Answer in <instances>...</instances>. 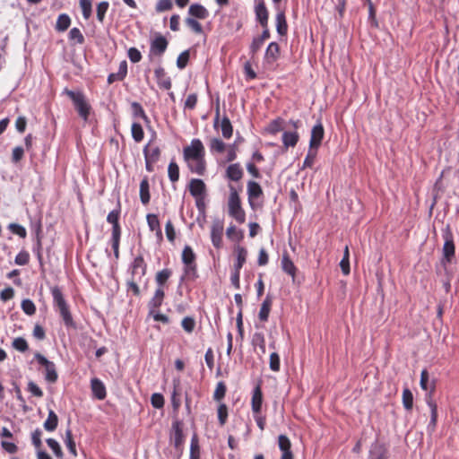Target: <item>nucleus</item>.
I'll return each mask as SVG.
<instances>
[{
    "label": "nucleus",
    "instance_id": "obj_1",
    "mask_svg": "<svg viewBox=\"0 0 459 459\" xmlns=\"http://www.w3.org/2000/svg\"><path fill=\"white\" fill-rule=\"evenodd\" d=\"M205 150L199 139H193L188 146L183 149V157L191 172L204 175L206 169Z\"/></svg>",
    "mask_w": 459,
    "mask_h": 459
},
{
    "label": "nucleus",
    "instance_id": "obj_2",
    "mask_svg": "<svg viewBox=\"0 0 459 459\" xmlns=\"http://www.w3.org/2000/svg\"><path fill=\"white\" fill-rule=\"evenodd\" d=\"M229 214L238 223H243L246 220V214L241 207L240 199L234 187H230V193L228 201Z\"/></svg>",
    "mask_w": 459,
    "mask_h": 459
},
{
    "label": "nucleus",
    "instance_id": "obj_3",
    "mask_svg": "<svg viewBox=\"0 0 459 459\" xmlns=\"http://www.w3.org/2000/svg\"><path fill=\"white\" fill-rule=\"evenodd\" d=\"M54 305L57 307L60 316H62L65 325L70 326L73 325V317L69 311L68 306L63 297L59 288L54 287L51 289Z\"/></svg>",
    "mask_w": 459,
    "mask_h": 459
},
{
    "label": "nucleus",
    "instance_id": "obj_4",
    "mask_svg": "<svg viewBox=\"0 0 459 459\" xmlns=\"http://www.w3.org/2000/svg\"><path fill=\"white\" fill-rule=\"evenodd\" d=\"M65 92L73 100L79 116L86 121L91 111V106L85 96L82 92H75L70 90H65Z\"/></svg>",
    "mask_w": 459,
    "mask_h": 459
},
{
    "label": "nucleus",
    "instance_id": "obj_5",
    "mask_svg": "<svg viewBox=\"0 0 459 459\" xmlns=\"http://www.w3.org/2000/svg\"><path fill=\"white\" fill-rule=\"evenodd\" d=\"M37 361L45 368V378L49 383H55L57 380L56 366L40 353L35 354Z\"/></svg>",
    "mask_w": 459,
    "mask_h": 459
},
{
    "label": "nucleus",
    "instance_id": "obj_6",
    "mask_svg": "<svg viewBox=\"0 0 459 459\" xmlns=\"http://www.w3.org/2000/svg\"><path fill=\"white\" fill-rule=\"evenodd\" d=\"M131 273L132 277H134L135 280H138V281H143L146 273V264L143 256L138 255L134 259L131 265Z\"/></svg>",
    "mask_w": 459,
    "mask_h": 459
},
{
    "label": "nucleus",
    "instance_id": "obj_7",
    "mask_svg": "<svg viewBox=\"0 0 459 459\" xmlns=\"http://www.w3.org/2000/svg\"><path fill=\"white\" fill-rule=\"evenodd\" d=\"M324 127L321 123L315 125L311 130V137L309 141L310 149H317L324 138Z\"/></svg>",
    "mask_w": 459,
    "mask_h": 459
},
{
    "label": "nucleus",
    "instance_id": "obj_8",
    "mask_svg": "<svg viewBox=\"0 0 459 459\" xmlns=\"http://www.w3.org/2000/svg\"><path fill=\"white\" fill-rule=\"evenodd\" d=\"M278 446L281 452V456L280 459H294L293 454L290 450L291 443L287 436L280 435L278 437Z\"/></svg>",
    "mask_w": 459,
    "mask_h": 459
},
{
    "label": "nucleus",
    "instance_id": "obj_9",
    "mask_svg": "<svg viewBox=\"0 0 459 459\" xmlns=\"http://www.w3.org/2000/svg\"><path fill=\"white\" fill-rule=\"evenodd\" d=\"M195 255L189 246H186L182 252V261L186 264V273H189L195 269Z\"/></svg>",
    "mask_w": 459,
    "mask_h": 459
},
{
    "label": "nucleus",
    "instance_id": "obj_10",
    "mask_svg": "<svg viewBox=\"0 0 459 459\" xmlns=\"http://www.w3.org/2000/svg\"><path fill=\"white\" fill-rule=\"evenodd\" d=\"M223 234V223L220 221H214L211 229V238L213 246L221 247Z\"/></svg>",
    "mask_w": 459,
    "mask_h": 459
},
{
    "label": "nucleus",
    "instance_id": "obj_11",
    "mask_svg": "<svg viewBox=\"0 0 459 459\" xmlns=\"http://www.w3.org/2000/svg\"><path fill=\"white\" fill-rule=\"evenodd\" d=\"M167 47V39L163 36L159 35L151 42L150 50L152 55L161 56L166 51Z\"/></svg>",
    "mask_w": 459,
    "mask_h": 459
},
{
    "label": "nucleus",
    "instance_id": "obj_12",
    "mask_svg": "<svg viewBox=\"0 0 459 459\" xmlns=\"http://www.w3.org/2000/svg\"><path fill=\"white\" fill-rule=\"evenodd\" d=\"M170 440L176 448H179L184 442L183 430L179 421H176L172 425Z\"/></svg>",
    "mask_w": 459,
    "mask_h": 459
},
{
    "label": "nucleus",
    "instance_id": "obj_13",
    "mask_svg": "<svg viewBox=\"0 0 459 459\" xmlns=\"http://www.w3.org/2000/svg\"><path fill=\"white\" fill-rule=\"evenodd\" d=\"M263 404V394L260 385H256L252 394L251 407L253 413H260Z\"/></svg>",
    "mask_w": 459,
    "mask_h": 459
},
{
    "label": "nucleus",
    "instance_id": "obj_14",
    "mask_svg": "<svg viewBox=\"0 0 459 459\" xmlns=\"http://www.w3.org/2000/svg\"><path fill=\"white\" fill-rule=\"evenodd\" d=\"M164 296V289L157 288L153 297L148 303L150 313H154L161 306Z\"/></svg>",
    "mask_w": 459,
    "mask_h": 459
},
{
    "label": "nucleus",
    "instance_id": "obj_15",
    "mask_svg": "<svg viewBox=\"0 0 459 459\" xmlns=\"http://www.w3.org/2000/svg\"><path fill=\"white\" fill-rule=\"evenodd\" d=\"M280 55V47L276 42H271L264 55V61L267 64L273 65L279 57Z\"/></svg>",
    "mask_w": 459,
    "mask_h": 459
},
{
    "label": "nucleus",
    "instance_id": "obj_16",
    "mask_svg": "<svg viewBox=\"0 0 459 459\" xmlns=\"http://www.w3.org/2000/svg\"><path fill=\"white\" fill-rule=\"evenodd\" d=\"M255 17L262 27H266L268 24L269 14L267 8L264 2H260L255 8Z\"/></svg>",
    "mask_w": 459,
    "mask_h": 459
},
{
    "label": "nucleus",
    "instance_id": "obj_17",
    "mask_svg": "<svg viewBox=\"0 0 459 459\" xmlns=\"http://www.w3.org/2000/svg\"><path fill=\"white\" fill-rule=\"evenodd\" d=\"M91 388L92 391L93 395L98 400H103L105 399L107 395L106 387L101 380L99 378H92L91 381Z\"/></svg>",
    "mask_w": 459,
    "mask_h": 459
},
{
    "label": "nucleus",
    "instance_id": "obj_18",
    "mask_svg": "<svg viewBox=\"0 0 459 459\" xmlns=\"http://www.w3.org/2000/svg\"><path fill=\"white\" fill-rule=\"evenodd\" d=\"M189 191L195 198L203 197L205 192V184L202 179L194 178L189 183Z\"/></svg>",
    "mask_w": 459,
    "mask_h": 459
},
{
    "label": "nucleus",
    "instance_id": "obj_19",
    "mask_svg": "<svg viewBox=\"0 0 459 459\" xmlns=\"http://www.w3.org/2000/svg\"><path fill=\"white\" fill-rule=\"evenodd\" d=\"M455 255V245L452 238L446 236L444 246H443V264L450 263L451 259Z\"/></svg>",
    "mask_w": 459,
    "mask_h": 459
},
{
    "label": "nucleus",
    "instance_id": "obj_20",
    "mask_svg": "<svg viewBox=\"0 0 459 459\" xmlns=\"http://www.w3.org/2000/svg\"><path fill=\"white\" fill-rule=\"evenodd\" d=\"M154 74L160 87L165 90H169L171 88L170 78L167 76L165 70L162 67L156 68Z\"/></svg>",
    "mask_w": 459,
    "mask_h": 459
},
{
    "label": "nucleus",
    "instance_id": "obj_21",
    "mask_svg": "<svg viewBox=\"0 0 459 459\" xmlns=\"http://www.w3.org/2000/svg\"><path fill=\"white\" fill-rule=\"evenodd\" d=\"M188 13L197 19L204 20L209 16L208 10L200 4H193L189 6Z\"/></svg>",
    "mask_w": 459,
    "mask_h": 459
},
{
    "label": "nucleus",
    "instance_id": "obj_22",
    "mask_svg": "<svg viewBox=\"0 0 459 459\" xmlns=\"http://www.w3.org/2000/svg\"><path fill=\"white\" fill-rule=\"evenodd\" d=\"M226 177L232 181H238L243 177V169L238 163L231 164L226 169Z\"/></svg>",
    "mask_w": 459,
    "mask_h": 459
},
{
    "label": "nucleus",
    "instance_id": "obj_23",
    "mask_svg": "<svg viewBox=\"0 0 459 459\" xmlns=\"http://www.w3.org/2000/svg\"><path fill=\"white\" fill-rule=\"evenodd\" d=\"M275 20H276V30H277L278 34H280L281 36L286 35L287 30H288V25H287L284 12L281 10L278 11Z\"/></svg>",
    "mask_w": 459,
    "mask_h": 459
},
{
    "label": "nucleus",
    "instance_id": "obj_24",
    "mask_svg": "<svg viewBox=\"0 0 459 459\" xmlns=\"http://www.w3.org/2000/svg\"><path fill=\"white\" fill-rule=\"evenodd\" d=\"M235 253L237 255V261L234 264L233 269L235 271H240L246 263L247 252L243 247L238 246L235 247Z\"/></svg>",
    "mask_w": 459,
    "mask_h": 459
},
{
    "label": "nucleus",
    "instance_id": "obj_25",
    "mask_svg": "<svg viewBox=\"0 0 459 459\" xmlns=\"http://www.w3.org/2000/svg\"><path fill=\"white\" fill-rule=\"evenodd\" d=\"M272 299L269 296H267L263 301L258 314V317L261 321L265 322L268 320L272 307Z\"/></svg>",
    "mask_w": 459,
    "mask_h": 459
},
{
    "label": "nucleus",
    "instance_id": "obj_26",
    "mask_svg": "<svg viewBox=\"0 0 459 459\" xmlns=\"http://www.w3.org/2000/svg\"><path fill=\"white\" fill-rule=\"evenodd\" d=\"M262 188L260 185L255 181H249L247 184V195L249 203L252 204L254 199L258 198L262 195Z\"/></svg>",
    "mask_w": 459,
    "mask_h": 459
},
{
    "label": "nucleus",
    "instance_id": "obj_27",
    "mask_svg": "<svg viewBox=\"0 0 459 459\" xmlns=\"http://www.w3.org/2000/svg\"><path fill=\"white\" fill-rule=\"evenodd\" d=\"M140 199L143 204L150 202V186L147 178H144L140 183Z\"/></svg>",
    "mask_w": 459,
    "mask_h": 459
},
{
    "label": "nucleus",
    "instance_id": "obj_28",
    "mask_svg": "<svg viewBox=\"0 0 459 459\" xmlns=\"http://www.w3.org/2000/svg\"><path fill=\"white\" fill-rule=\"evenodd\" d=\"M58 423V417L54 411L49 410L47 420L44 422V429L47 431H54Z\"/></svg>",
    "mask_w": 459,
    "mask_h": 459
},
{
    "label": "nucleus",
    "instance_id": "obj_29",
    "mask_svg": "<svg viewBox=\"0 0 459 459\" xmlns=\"http://www.w3.org/2000/svg\"><path fill=\"white\" fill-rule=\"evenodd\" d=\"M281 268L286 273L291 275L292 277L295 276L296 267L287 253H284L282 255Z\"/></svg>",
    "mask_w": 459,
    "mask_h": 459
},
{
    "label": "nucleus",
    "instance_id": "obj_30",
    "mask_svg": "<svg viewBox=\"0 0 459 459\" xmlns=\"http://www.w3.org/2000/svg\"><path fill=\"white\" fill-rule=\"evenodd\" d=\"M428 404L430 408V421L428 425V429L432 432V431H434L436 424H437V404L431 399L428 400Z\"/></svg>",
    "mask_w": 459,
    "mask_h": 459
},
{
    "label": "nucleus",
    "instance_id": "obj_31",
    "mask_svg": "<svg viewBox=\"0 0 459 459\" xmlns=\"http://www.w3.org/2000/svg\"><path fill=\"white\" fill-rule=\"evenodd\" d=\"M299 141V134L296 132H284L282 143L286 148L294 147Z\"/></svg>",
    "mask_w": 459,
    "mask_h": 459
},
{
    "label": "nucleus",
    "instance_id": "obj_32",
    "mask_svg": "<svg viewBox=\"0 0 459 459\" xmlns=\"http://www.w3.org/2000/svg\"><path fill=\"white\" fill-rule=\"evenodd\" d=\"M386 457V450L384 446L379 444H375L371 446L370 449V459H385Z\"/></svg>",
    "mask_w": 459,
    "mask_h": 459
},
{
    "label": "nucleus",
    "instance_id": "obj_33",
    "mask_svg": "<svg viewBox=\"0 0 459 459\" xmlns=\"http://www.w3.org/2000/svg\"><path fill=\"white\" fill-rule=\"evenodd\" d=\"M252 344L257 346L262 354H265V339L263 333H255L252 337Z\"/></svg>",
    "mask_w": 459,
    "mask_h": 459
},
{
    "label": "nucleus",
    "instance_id": "obj_34",
    "mask_svg": "<svg viewBox=\"0 0 459 459\" xmlns=\"http://www.w3.org/2000/svg\"><path fill=\"white\" fill-rule=\"evenodd\" d=\"M170 275H171V271L169 269H163V270L158 272L156 274V277H155V281H156V283L158 284V288L163 289L164 284L166 283L168 279L170 277Z\"/></svg>",
    "mask_w": 459,
    "mask_h": 459
},
{
    "label": "nucleus",
    "instance_id": "obj_35",
    "mask_svg": "<svg viewBox=\"0 0 459 459\" xmlns=\"http://www.w3.org/2000/svg\"><path fill=\"white\" fill-rule=\"evenodd\" d=\"M70 23H71V20L67 14H65V13L60 14L56 21V29L58 31H65V30L68 29V27L70 26Z\"/></svg>",
    "mask_w": 459,
    "mask_h": 459
},
{
    "label": "nucleus",
    "instance_id": "obj_36",
    "mask_svg": "<svg viewBox=\"0 0 459 459\" xmlns=\"http://www.w3.org/2000/svg\"><path fill=\"white\" fill-rule=\"evenodd\" d=\"M221 134L224 138L229 139L232 136L233 128L228 117H223L221 123Z\"/></svg>",
    "mask_w": 459,
    "mask_h": 459
},
{
    "label": "nucleus",
    "instance_id": "obj_37",
    "mask_svg": "<svg viewBox=\"0 0 459 459\" xmlns=\"http://www.w3.org/2000/svg\"><path fill=\"white\" fill-rule=\"evenodd\" d=\"M200 458V447L198 439L195 435L193 436L190 444V455L189 459H199Z\"/></svg>",
    "mask_w": 459,
    "mask_h": 459
},
{
    "label": "nucleus",
    "instance_id": "obj_38",
    "mask_svg": "<svg viewBox=\"0 0 459 459\" xmlns=\"http://www.w3.org/2000/svg\"><path fill=\"white\" fill-rule=\"evenodd\" d=\"M131 133H132V136H133L134 140L136 143H140L141 141H143L144 133H143L142 126L139 123L132 124Z\"/></svg>",
    "mask_w": 459,
    "mask_h": 459
},
{
    "label": "nucleus",
    "instance_id": "obj_39",
    "mask_svg": "<svg viewBox=\"0 0 459 459\" xmlns=\"http://www.w3.org/2000/svg\"><path fill=\"white\" fill-rule=\"evenodd\" d=\"M147 223L152 231H157V233H161L160 227V221L155 214H148L147 217Z\"/></svg>",
    "mask_w": 459,
    "mask_h": 459
},
{
    "label": "nucleus",
    "instance_id": "obj_40",
    "mask_svg": "<svg viewBox=\"0 0 459 459\" xmlns=\"http://www.w3.org/2000/svg\"><path fill=\"white\" fill-rule=\"evenodd\" d=\"M168 174L170 181L176 182L179 178V169L176 162L171 161L168 167Z\"/></svg>",
    "mask_w": 459,
    "mask_h": 459
},
{
    "label": "nucleus",
    "instance_id": "obj_41",
    "mask_svg": "<svg viewBox=\"0 0 459 459\" xmlns=\"http://www.w3.org/2000/svg\"><path fill=\"white\" fill-rule=\"evenodd\" d=\"M210 150L212 152L221 153L225 150V143L219 138H212L210 141Z\"/></svg>",
    "mask_w": 459,
    "mask_h": 459
},
{
    "label": "nucleus",
    "instance_id": "obj_42",
    "mask_svg": "<svg viewBox=\"0 0 459 459\" xmlns=\"http://www.w3.org/2000/svg\"><path fill=\"white\" fill-rule=\"evenodd\" d=\"M420 385V387L425 391H428L429 389H430V390L434 389L433 385L429 384V375L426 369H423L421 371Z\"/></svg>",
    "mask_w": 459,
    "mask_h": 459
},
{
    "label": "nucleus",
    "instance_id": "obj_43",
    "mask_svg": "<svg viewBox=\"0 0 459 459\" xmlns=\"http://www.w3.org/2000/svg\"><path fill=\"white\" fill-rule=\"evenodd\" d=\"M403 403L406 410H411L412 408L413 395L412 393L407 388L403 391Z\"/></svg>",
    "mask_w": 459,
    "mask_h": 459
},
{
    "label": "nucleus",
    "instance_id": "obj_44",
    "mask_svg": "<svg viewBox=\"0 0 459 459\" xmlns=\"http://www.w3.org/2000/svg\"><path fill=\"white\" fill-rule=\"evenodd\" d=\"M65 443L69 450V452L74 455V456H76L77 455V453H76V448H75V443L73 439V437H72V432L70 429L66 430L65 432Z\"/></svg>",
    "mask_w": 459,
    "mask_h": 459
},
{
    "label": "nucleus",
    "instance_id": "obj_45",
    "mask_svg": "<svg viewBox=\"0 0 459 459\" xmlns=\"http://www.w3.org/2000/svg\"><path fill=\"white\" fill-rule=\"evenodd\" d=\"M22 309L28 316H32L36 312V307L34 303L29 299H23L22 301Z\"/></svg>",
    "mask_w": 459,
    "mask_h": 459
},
{
    "label": "nucleus",
    "instance_id": "obj_46",
    "mask_svg": "<svg viewBox=\"0 0 459 459\" xmlns=\"http://www.w3.org/2000/svg\"><path fill=\"white\" fill-rule=\"evenodd\" d=\"M108 6L109 4L107 1L100 2L97 5V19L99 20V22H103Z\"/></svg>",
    "mask_w": 459,
    "mask_h": 459
},
{
    "label": "nucleus",
    "instance_id": "obj_47",
    "mask_svg": "<svg viewBox=\"0 0 459 459\" xmlns=\"http://www.w3.org/2000/svg\"><path fill=\"white\" fill-rule=\"evenodd\" d=\"M80 6L83 18L88 20L91 16L92 12L91 0H80Z\"/></svg>",
    "mask_w": 459,
    "mask_h": 459
},
{
    "label": "nucleus",
    "instance_id": "obj_48",
    "mask_svg": "<svg viewBox=\"0 0 459 459\" xmlns=\"http://www.w3.org/2000/svg\"><path fill=\"white\" fill-rule=\"evenodd\" d=\"M132 112L134 117H141L145 121H148V117L143 108V107L138 102H133L132 105Z\"/></svg>",
    "mask_w": 459,
    "mask_h": 459
},
{
    "label": "nucleus",
    "instance_id": "obj_49",
    "mask_svg": "<svg viewBox=\"0 0 459 459\" xmlns=\"http://www.w3.org/2000/svg\"><path fill=\"white\" fill-rule=\"evenodd\" d=\"M118 217H119V212L117 211H111L107 217V221L113 225L112 230H115L117 229L118 231H121L120 226L118 224Z\"/></svg>",
    "mask_w": 459,
    "mask_h": 459
},
{
    "label": "nucleus",
    "instance_id": "obj_50",
    "mask_svg": "<svg viewBox=\"0 0 459 459\" xmlns=\"http://www.w3.org/2000/svg\"><path fill=\"white\" fill-rule=\"evenodd\" d=\"M8 229L13 233L18 235L19 237L24 238L27 236L26 229L17 223H10Z\"/></svg>",
    "mask_w": 459,
    "mask_h": 459
},
{
    "label": "nucleus",
    "instance_id": "obj_51",
    "mask_svg": "<svg viewBox=\"0 0 459 459\" xmlns=\"http://www.w3.org/2000/svg\"><path fill=\"white\" fill-rule=\"evenodd\" d=\"M181 325L186 333H191L195 329V321L193 317L186 316L183 318Z\"/></svg>",
    "mask_w": 459,
    "mask_h": 459
},
{
    "label": "nucleus",
    "instance_id": "obj_52",
    "mask_svg": "<svg viewBox=\"0 0 459 459\" xmlns=\"http://www.w3.org/2000/svg\"><path fill=\"white\" fill-rule=\"evenodd\" d=\"M144 154H145V160L147 162V165H149V163H153L159 159L160 150H159V148L156 147V148L152 149L150 152H147V151L145 149Z\"/></svg>",
    "mask_w": 459,
    "mask_h": 459
},
{
    "label": "nucleus",
    "instance_id": "obj_53",
    "mask_svg": "<svg viewBox=\"0 0 459 459\" xmlns=\"http://www.w3.org/2000/svg\"><path fill=\"white\" fill-rule=\"evenodd\" d=\"M186 24L197 34H201L203 32L202 25L194 18H186Z\"/></svg>",
    "mask_w": 459,
    "mask_h": 459
},
{
    "label": "nucleus",
    "instance_id": "obj_54",
    "mask_svg": "<svg viewBox=\"0 0 459 459\" xmlns=\"http://www.w3.org/2000/svg\"><path fill=\"white\" fill-rule=\"evenodd\" d=\"M316 156V149H310L304 160L303 168H311Z\"/></svg>",
    "mask_w": 459,
    "mask_h": 459
},
{
    "label": "nucleus",
    "instance_id": "obj_55",
    "mask_svg": "<svg viewBox=\"0 0 459 459\" xmlns=\"http://www.w3.org/2000/svg\"><path fill=\"white\" fill-rule=\"evenodd\" d=\"M228 418V408L224 403H221L218 407V419L220 421V424L223 426Z\"/></svg>",
    "mask_w": 459,
    "mask_h": 459
},
{
    "label": "nucleus",
    "instance_id": "obj_56",
    "mask_svg": "<svg viewBox=\"0 0 459 459\" xmlns=\"http://www.w3.org/2000/svg\"><path fill=\"white\" fill-rule=\"evenodd\" d=\"M69 38L72 40H75L79 44H82L84 42V37L78 28H73L69 31Z\"/></svg>",
    "mask_w": 459,
    "mask_h": 459
},
{
    "label": "nucleus",
    "instance_id": "obj_57",
    "mask_svg": "<svg viewBox=\"0 0 459 459\" xmlns=\"http://www.w3.org/2000/svg\"><path fill=\"white\" fill-rule=\"evenodd\" d=\"M188 60H189V51L188 50L183 51L178 56L177 66L179 69H184L186 66Z\"/></svg>",
    "mask_w": 459,
    "mask_h": 459
},
{
    "label": "nucleus",
    "instance_id": "obj_58",
    "mask_svg": "<svg viewBox=\"0 0 459 459\" xmlns=\"http://www.w3.org/2000/svg\"><path fill=\"white\" fill-rule=\"evenodd\" d=\"M47 444L49 446V448L53 451L56 456L61 457L62 456V450L58 444V442L53 438L47 439Z\"/></svg>",
    "mask_w": 459,
    "mask_h": 459
},
{
    "label": "nucleus",
    "instance_id": "obj_59",
    "mask_svg": "<svg viewBox=\"0 0 459 459\" xmlns=\"http://www.w3.org/2000/svg\"><path fill=\"white\" fill-rule=\"evenodd\" d=\"M13 347L19 351H25L28 349V344L25 339L22 337L15 338L13 342Z\"/></svg>",
    "mask_w": 459,
    "mask_h": 459
},
{
    "label": "nucleus",
    "instance_id": "obj_60",
    "mask_svg": "<svg viewBox=\"0 0 459 459\" xmlns=\"http://www.w3.org/2000/svg\"><path fill=\"white\" fill-rule=\"evenodd\" d=\"M127 56L133 63H138L142 59V54L136 48H130L128 49Z\"/></svg>",
    "mask_w": 459,
    "mask_h": 459
},
{
    "label": "nucleus",
    "instance_id": "obj_61",
    "mask_svg": "<svg viewBox=\"0 0 459 459\" xmlns=\"http://www.w3.org/2000/svg\"><path fill=\"white\" fill-rule=\"evenodd\" d=\"M226 393V386L222 382L218 383L213 394V398L216 401H221Z\"/></svg>",
    "mask_w": 459,
    "mask_h": 459
},
{
    "label": "nucleus",
    "instance_id": "obj_62",
    "mask_svg": "<svg viewBox=\"0 0 459 459\" xmlns=\"http://www.w3.org/2000/svg\"><path fill=\"white\" fill-rule=\"evenodd\" d=\"M172 8V2L170 0H159L156 4V11L162 13Z\"/></svg>",
    "mask_w": 459,
    "mask_h": 459
},
{
    "label": "nucleus",
    "instance_id": "obj_63",
    "mask_svg": "<svg viewBox=\"0 0 459 459\" xmlns=\"http://www.w3.org/2000/svg\"><path fill=\"white\" fill-rule=\"evenodd\" d=\"M270 368L274 372L280 370V357L276 352L270 355Z\"/></svg>",
    "mask_w": 459,
    "mask_h": 459
},
{
    "label": "nucleus",
    "instance_id": "obj_64",
    "mask_svg": "<svg viewBox=\"0 0 459 459\" xmlns=\"http://www.w3.org/2000/svg\"><path fill=\"white\" fill-rule=\"evenodd\" d=\"M151 401H152V406L157 409L161 408L164 404V398L160 394H157V393L153 394L152 395Z\"/></svg>",
    "mask_w": 459,
    "mask_h": 459
}]
</instances>
